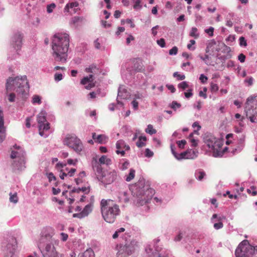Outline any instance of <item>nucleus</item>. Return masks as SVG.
I'll list each match as a JSON object with an SVG mask.
<instances>
[{
  "label": "nucleus",
  "instance_id": "1",
  "mask_svg": "<svg viewBox=\"0 0 257 257\" xmlns=\"http://www.w3.org/2000/svg\"><path fill=\"white\" fill-rule=\"evenodd\" d=\"M69 46V35L67 34H56L52 39V56L56 61L64 63L67 58Z\"/></svg>",
  "mask_w": 257,
  "mask_h": 257
},
{
  "label": "nucleus",
  "instance_id": "2",
  "mask_svg": "<svg viewBox=\"0 0 257 257\" xmlns=\"http://www.w3.org/2000/svg\"><path fill=\"white\" fill-rule=\"evenodd\" d=\"M100 206L103 219L108 223H114L120 213L119 206L113 200L103 199Z\"/></svg>",
  "mask_w": 257,
  "mask_h": 257
},
{
  "label": "nucleus",
  "instance_id": "3",
  "mask_svg": "<svg viewBox=\"0 0 257 257\" xmlns=\"http://www.w3.org/2000/svg\"><path fill=\"white\" fill-rule=\"evenodd\" d=\"M132 192L136 195L138 199L137 204L139 206H142L151 199L154 190L149 188L148 185H145V181L140 180L135 185L132 187Z\"/></svg>",
  "mask_w": 257,
  "mask_h": 257
},
{
  "label": "nucleus",
  "instance_id": "4",
  "mask_svg": "<svg viewBox=\"0 0 257 257\" xmlns=\"http://www.w3.org/2000/svg\"><path fill=\"white\" fill-rule=\"evenodd\" d=\"M28 82L26 76L21 77H9L6 83L7 91L15 90L17 92L24 95L29 89Z\"/></svg>",
  "mask_w": 257,
  "mask_h": 257
},
{
  "label": "nucleus",
  "instance_id": "5",
  "mask_svg": "<svg viewBox=\"0 0 257 257\" xmlns=\"http://www.w3.org/2000/svg\"><path fill=\"white\" fill-rule=\"evenodd\" d=\"M25 153L20 147H16L11 152V167L14 171L21 170L24 166Z\"/></svg>",
  "mask_w": 257,
  "mask_h": 257
},
{
  "label": "nucleus",
  "instance_id": "6",
  "mask_svg": "<svg viewBox=\"0 0 257 257\" xmlns=\"http://www.w3.org/2000/svg\"><path fill=\"white\" fill-rule=\"evenodd\" d=\"M257 253V246L251 245L247 240L241 241L235 250L236 257H250Z\"/></svg>",
  "mask_w": 257,
  "mask_h": 257
},
{
  "label": "nucleus",
  "instance_id": "7",
  "mask_svg": "<svg viewBox=\"0 0 257 257\" xmlns=\"http://www.w3.org/2000/svg\"><path fill=\"white\" fill-rule=\"evenodd\" d=\"M244 111L246 117L251 122H257V120H255L257 116V95L250 96L247 99Z\"/></svg>",
  "mask_w": 257,
  "mask_h": 257
},
{
  "label": "nucleus",
  "instance_id": "8",
  "mask_svg": "<svg viewBox=\"0 0 257 257\" xmlns=\"http://www.w3.org/2000/svg\"><path fill=\"white\" fill-rule=\"evenodd\" d=\"M63 143L78 154H80L84 149L81 141L74 134H67Z\"/></svg>",
  "mask_w": 257,
  "mask_h": 257
},
{
  "label": "nucleus",
  "instance_id": "9",
  "mask_svg": "<svg viewBox=\"0 0 257 257\" xmlns=\"http://www.w3.org/2000/svg\"><path fill=\"white\" fill-rule=\"evenodd\" d=\"M204 143L210 151H212L214 156H218L222 154V152L221 149L223 143L221 141L214 136H207L204 139Z\"/></svg>",
  "mask_w": 257,
  "mask_h": 257
},
{
  "label": "nucleus",
  "instance_id": "10",
  "mask_svg": "<svg viewBox=\"0 0 257 257\" xmlns=\"http://www.w3.org/2000/svg\"><path fill=\"white\" fill-rule=\"evenodd\" d=\"M136 242L131 240V239L126 240L124 244L119 245L117 253V257H128L132 254L136 249Z\"/></svg>",
  "mask_w": 257,
  "mask_h": 257
},
{
  "label": "nucleus",
  "instance_id": "11",
  "mask_svg": "<svg viewBox=\"0 0 257 257\" xmlns=\"http://www.w3.org/2000/svg\"><path fill=\"white\" fill-rule=\"evenodd\" d=\"M56 168L57 169H60V173L59 175V177L61 179H64L65 177H70L74 176L76 169L74 168H71L69 169L67 167H66V164H62L61 163H58L56 165Z\"/></svg>",
  "mask_w": 257,
  "mask_h": 257
},
{
  "label": "nucleus",
  "instance_id": "12",
  "mask_svg": "<svg viewBox=\"0 0 257 257\" xmlns=\"http://www.w3.org/2000/svg\"><path fill=\"white\" fill-rule=\"evenodd\" d=\"M37 120L39 124V134L41 136H43L44 131H47L50 128L49 123L46 122V116L42 112L38 115Z\"/></svg>",
  "mask_w": 257,
  "mask_h": 257
},
{
  "label": "nucleus",
  "instance_id": "13",
  "mask_svg": "<svg viewBox=\"0 0 257 257\" xmlns=\"http://www.w3.org/2000/svg\"><path fill=\"white\" fill-rule=\"evenodd\" d=\"M116 173L114 171L104 172L100 177H98V180L104 185L112 183L116 179Z\"/></svg>",
  "mask_w": 257,
  "mask_h": 257
},
{
  "label": "nucleus",
  "instance_id": "14",
  "mask_svg": "<svg viewBox=\"0 0 257 257\" xmlns=\"http://www.w3.org/2000/svg\"><path fill=\"white\" fill-rule=\"evenodd\" d=\"M42 253L43 257H52L58 254L54 245L52 243H47Z\"/></svg>",
  "mask_w": 257,
  "mask_h": 257
},
{
  "label": "nucleus",
  "instance_id": "15",
  "mask_svg": "<svg viewBox=\"0 0 257 257\" xmlns=\"http://www.w3.org/2000/svg\"><path fill=\"white\" fill-rule=\"evenodd\" d=\"M94 78L92 74H90L88 76L84 77L80 81L82 85H86L85 86V89L89 90L95 87L96 82L94 81Z\"/></svg>",
  "mask_w": 257,
  "mask_h": 257
},
{
  "label": "nucleus",
  "instance_id": "16",
  "mask_svg": "<svg viewBox=\"0 0 257 257\" xmlns=\"http://www.w3.org/2000/svg\"><path fill=\"white\" fill-rule=\"evenodd\" d=\"M6 137V128L4 125V115L2 108L0 106V143Z\"/></svg>",
  "mask_w": 257,
  "mask_h": 257
},
{
  "label": "nucleus",
  "instance_id": "17",
  "mask_svg": "<svg viewBox=\"0 0 257 257\" xmlns=\"http://www.w3.org/2000/svg\"><path fill=\"white\" fill-rule=\"evenodd\" d=\"M93 205L91 203L86 205L83 209L78 213H75L73 215V217L82 218L88 215L92 211Z\"/></svg>",
  "mask_w": 257,
  "mask_h": 257
},
{
  "label": "nucleus",
  "instance_id": "18",
  "mask_svg": "<svg viewBox=\"0 0 257 257\" xmlns=\"http://www.w3.org/2000/svg\"><path fill=\"white\" fill-rule=\"evenodd\" d=\"M23 38V35L18 32L16 33L12 38L13 47L17 50L20 49L22 47Z\"/></svg>",
  "mask_w": 257,
  "mask_h": 257
},
{
  "label": "nucleus",
  "instance_id": "19",
  "mask_svg": "<svg viewBox=\"0 0 257 257\" xmlns=\"http://www.w3.org/2000/svg\"><path fill=\"white\" fill-rule=\"evenodd\" d=\"M16 240L15 238H12L11 243H8L6 246L7 250L6 253V256L7 257H12L14 254L15 250L16 247Z\"/></svg>",
  "mask_w": 257,
  "mask_h": 257
},
{
  "label": "nucleus",
  "instance_id": "20",
  "mask_svg": "<svg viewBox=\"0 0 257 257\" xmlns=\"http://www.w3.org/2000/svg\"><path fill=\"white\" fill-rule=\"evenodd\" d=\"M92 163L93 170L95 171L96 177L98 178V177H100L104 171L102 170L101 164L96 160H93Z\"/></svg>",
  "mask_w": 257,
  "mask_h": 257
},
{
  "label": "nucleus",
  "instance_id": "21",
  "mask_svg": "<svg viewBox=\"0 0 257 257\" xmlns=\"http://www.w3.org/2000/svg\"><path fill=\"white\" fill-rule=\"evenodd\" d=\"M133 68L137 72H143L145 71L144 66L139 58L134 59Z\"/></svg>",
  "mask_w": 257,
  "mask_h": 257
},
{
  "label": "nucleus",
  "instance_id": "22",
  "mask_svg": "<svg viewBox=\"0 0 257 257\" xmlns=\"http://www.w3.org/2000/svg\"><path fill=\"white\" fill-rule=\"evenodd\" d=\"M78 6V3L76 2L68 3L64 8V11L68 12L71 14H75L76 12V9Z\"/></svg>",
  "mask_w": 257,
  "mask_h": 257
},
{
  "label": "nucleus",
  "instance_id": "23",
  "mask_svg": "<svg viewBox=\"0 0 257 257\" xmlns=\"http://www.w3.org/2000/svg\"><path fill=\"white\" fill-rule=\"evenodd\" d=\"M124 142L123 140H119L116 142V147L117 150L116 151V153L117 154H121L122 156H124L125 154V152L123 150H122L124 148Z\"/></svg>",
  "mask_w": 257,
  "mask_h": 257
},
{
  "label": "nucleus",
  "instance_id": "24",
  "mask_svg": "<svg viewBox=\"0 0 257 257\" xmlns=\"http://www.w3.org/2000/svg\"><path fill=\"white\" fill-rule=\"evenodd\" d=\"M130 96L129 92L124 88L119 87L118 91V97L121 99H127Z\"/></svg>",
  "mask_w": 257,
  "mask_h": 257
},
{
  "label": "nucleus",
  "instance_id": "25",
  "mask_svg": "<svg viewBox=\"0 0 257 257\" xmlns=\"http://www.w3.org/2000/svg\"><path fill=\"white\" fill-rule=\"evenodd\" d=\"M187 159H195L198 156V152L196 150L188 149L186 151Z\"/></svg>",
  "mask_w": 257,
  "mask_h": 257
},
{
  "label": "nucleus",
  "instance_id": "26",
  "mask_svg": "<svg viewBox=\"0 0 257 257\" xmlns=\"http://www.w3.org/2000/svg\"><path fill=\"white\" fill-rule=\"evenodd\" d=\"M78 257H95L94 251L91 248L87 249L85 251L80 253Z\"/></svg>",
  "mask_w": 257,
  "mask_h": 257
},
{
  "label": "nucleus",
  "instance_id": "27",
  "mask_svg": "<svg viewBox=\"0 0 257 257\" xmlns=\"http://www.w3.org/2000/svg\"><path fill=\"white\" fill-rule=\"evenodd\" d=\"M49 231L48 233L43 234L41 238V241L44 242L45 240L48 241H50L52 239V236L53 235V231L51 228L49 229Z\"/></svg>",
  "mask_w": 257,
  "mask_h": 257
},
{
  "label": "nucleus",
  "instance_id": "28",
  "mask_svg": "<svg viewBox=\"0 0 257 257\" xmlns=\"http://www.w3.org/2000/svg\"><path fill=\"white\" fill-rule=\"evenodd\" d=\"M216 43L214 40H211L207 44L206 50V52H209V51L213 52L215 50L214 46L216 45ZM215 50H217L215 49Z\"/></svg>",
  "mask_w": 257,
  "mask_h": 257
},
{
  "label": "nucleus",
  "instance_id": "29",
  "mask_svg": "<svg viewBox=\"0 0 257 257\" xmlns=\"http://www.w3.org/2000/svg\"><path fill=\"white\" fill-rule=\"evenodd\" d=\"M147 141V138L145 136H141L137 142V146L139 148H142L146 146L145 142Z\"/></svg>",
  "mask_w": 257,
  "mask_h": 257
},
{
  "label": "nucleus",
  "instance_id": "30",
  "mask_svg": "<svg viewBox=\"0 0 257 257\" xmlns=\"http://www.w3.org/2000/svg\"><path fill=\"white\" fill-rule=\"evenodd\" d=\"M108 140V138L104 135H99L97 136L95 142L99 144L105 143Z\"/></svg>",
  "mask_w": 257,
  "mask_h": 257
},
{
  "label": "nucleus",
  "instance_id": "31",
  "mask_svg": "<svg viewBox=\"0 0 257 257\" xmlns=\"http://www.w3.org/2000/svg\"><path fill=\"white\" fill-rule=\"evenodd\" d=\"M111 160L108 158H107L105 156H102L99 159V162H98L100 164H106L109 165L111 164Z\"/></svg>",
  "mask_w": 257,
  "mask_h": 257
},
{
  "label": "nucleus",
  "instance_id": "32",
  "mask_svg": "<svg viewBox=\"0 0 257 257\" xmlns=\"http://www.w3.org/2000/svg\"><path fill=\"white\" fill-rule=\"evenodd\" d=\"M41 97L38 95H34L32 97V103L34 104H40L42 103Z\"/></svg>",
  "mask_w": 257,
  "mask_h": 257
},
{
  "label": "nucleus",
  "instance_id": "33",
  "mask_svg": "<svg viewBox=\"0 0 257 257\" xmlns=\"http://www.w3.org/2000/svg\"><path fill=\"white\" fill-rule=\"evenodd\" d=\"M198 30L196 28L193 27L191 29V32L190 33L189 36L194 38L195 39H197L199 37V33H197Z\"/></svg>",
  "mask_w": 257,
  "mask_h": 257
},
{
  "label": "nucleus",
  "instance_id": "34",
  "mask_svg": "<svg viewBox=\"0 0 257 257\" xmlns=\"http://www.w3.org/2000/svg\"><path fill=\"white\" fill-rule=\"evenodd\" d=\"M135 172H135V170H134L133 169H131L130 170V173L128 174V176H127L126 178H125V180L127 182H130L132 180H133L135 178Z\"/></svg>",
  "mask_w": 257,
  "mask_h": 257
},
{
  "label": "nucleus",
  "instance_id": "35",
  "mask_svg": "<svg viewBox=\"0 0 257 257\" xmlns=\"http://www.w3.org/2000/svg\"><path fill=\"white\" fill-rule=\"evenodd\" d=\"M146 132L150 135H153L157 133V131L153 128L152 124H149L146 129Z\"/></svg>",
  "mask_w": 257,
  "mask_h": 257
},
{
  "label": "nucleus",
  "instance_id": "36",
  "mask_svg": "<svg viewBox=\"0 0 257 257\" xmlns=\"http://www.w3.org/2000/svg\"><path fill=\"white\" fill-rule=\"evenodd\" d=\"M169 106L174 110H176L177 108L181 107V104L176 101H173L169 104Z\"/></svg>",
  "mask_w": 257,
  "mask_h": 257
},
{
  "label": "nucleus",
  "instance_id": "37",
  "mask_svg": "<svg viewBox=\"0 0 257 257\" xmlns=\"http://www.w3.org/2000/svg\"><path fill=\"white\" fill-rule=\"evenodd\" d=\"M187 157L186 151L180 154H175V158L178 160L187 159Z\"/></svg>",
  "mask_w": 257,
  "mask_h": 257
},
{
  "label": "nucleus",
  "instance_id": "38",
  "mask_svg": "<svg viewBox=\"0 0 257 257\" xmlns=\"http://www.w3.org/2000/svg\"><path fill=\"white\" fill-rule=\"evenodd\" d=\"M97 70L95 65H92L89 67L86 68L85 71L87 73H93L95 72V70Z\"/></svg>",
  "mask_w": 257,
  "mask_h": 257
},
{
  "label": "nucleus",
  "instance_id": "39",
  "mask_svg": "<svg viewBox=\"0 0 257 257\" xmlns=\"http://www.w3.org/2000/svg\"><path fill=\"white\" fill-rule=\"evenodd\" d=\"M134 3L133 8L135 9H141L142 6L141 5V0H133Z\"/></svg>",
  "mask_w": 257,
  "mask_h": 257
},
{
  "label": "nucleus",
  "instance_id": "40",
  "mask_svg": "<svg viewBox=\"0 0 257 257\" xmlns=\"http://www.w3.org/2000/svg\"><path fill=\"white\" fill-rule=\"evenodd\" d=\"M10 200L11 202L16 203L18 202V198L17 195V193H15L14 194H12V193H10Z\"/></svg>",
  "mask_w": 257,
  "mask_h": 257
},
{
  "label": "nucleus",
  "instance_id": "41",
  "mask_svg": "<svg viewBox=\"0 0 257 257\" xmlns=\"http://www.w3.org/2000/svg\"><path fill=\"white\" fill-rule=\"evenodd\" d=\"M75 191L72 190L71 192H70L69 193L70 196L71 197H69V198L66 197V198L67 199V200L69 201V204H72L74 202V201H75V199L73 198L74 196L73 195L74 194H75Z\"/></svg>",
  "mask_w": 257,
  "mask_h": 257
},
{
  "label": "nucleus",
  "instance_id": "42",
  "mask_svg": "<svg viewBox=\"0 0 257 257\" xmlns=\"http://www.w3.org/2000/svg\"><path fill=\"white\" fill-rule=\"evenodd\" d=\"M196 174L197 176V179L199 181H201L204 176L206 175L205 173L203 171H199L198 173H196Z\"/></svg>",
  "mask_w": 257,
  "mask_h": 257
},
{
  "label": "nucleus",
  "instance_id": "43",
  "mask_svg": "<svg viewBox=\"0 0 257 257\" xmlns=\"http://www.w3.org/2000/svg\"><path fill=\"white\" fill-rule=\"evenodd\" d=\"M55 8H56V5L54 3L48 5L47 7V12L48 13H51L53 12V10Z\"/></svg>",
  "mask_w": 257,
  "mask_h": 257
},
{
  "label": "nucleus",
  "instance_id": "44",
  "mask_svg": "<svg viewBox=\"0 0 257 257\" xmlns=\"http://www.w3.org/2000/svg\"><path fill=\"white\" fill-rule=\"evenodd\" d=\"M173 76L174 77H177L179 80H183L185 78V76L184 75H181L177 72L174 73Z\"/></svg>",
  "mask_w": 257,
  "mask_h": 257
},
{
  "label": "nucleus",
  "instance_id": "45",
  "mask_svg": "<svg viewBox=\"0 0 257 257\" xmlns=\"http://www.w3.org/2000/svg\"><path fill=\"white\" fill-rule=\"evenodd\" d=\"M178 87L184 90L188 87V84L186 81H183L178 84Z\"/></svg>",
  "mask_w": 257,
  "mask_h": 257
},
{
  "label": "nucleus",
  "instance_id": "46",
  "mask_svg": "<svg viewBox=\"0 0 257 257\" xmlns=\"http://www.w3.org/2000/svg\"><path fill=\"white\" fill-rule=\"evenodd\" d=\"M239 45L241 46L246 47L247 46L246 41L243 37H240L239 39Z\"/></svg>",
  "mask_w": 257,
  "mask_h": 257
},
{
  "label": "nucleus",
  "instance_id": "47",
  "mask_svg": "<svg viewBox=\"0 0 257 257\" xmlns=\"http://www.w3.org/2000/svg\"><path fill=\"white\" fill-rule=\"evenodd\" d=\"M157 43L162 48H164L165 47V41L163 38H161L160 40H158L157 41Z\"/></svg>",
  "mask_w": 257,
  "mask_h": 257
},
{
  "label": "nucleus",
  "instance_id": "48",
  "mask_svg": "<svg viewBox=\"0 0 257 257\" xmlns=\"http://www.w3.org/2000/svg\"><path fill=\"white\" fill-rule=\"evenodd\" d=\"M177 143L180 148L183 149L184 148V146L186 144V141L185 140H182L178 141Z\"/></svg>",
  "mask_w": 257,
  "mask_h": 257
},
{
  "label": "nucleus",
  "instance_id": "49",
  "mask_svg": "<svg viewBox=\"0 0 257 257\" xmlns=\"http://www.w3.org/2000/svg\"><path fill=\"white\" fill-rule=\"evenodd\" d=\"M178 52V48L176 46L173 47L169 50V54L170 55H176Z\"/></svg>",
  "mask_w": 257,
  "mask_h": 257
},
{
  "label": "nucleus",
  "instance_id": "50",
  "mask_svg": "<svg viewBox=\"0 0 257 257\" xmlns=\"http://www.w3.org/2000/svg\"><path fill=\"white\" fill-rule=\"evenodd\" d=\"M214 28L210 27L209 29L205 30V32L208 34L210 36H213Z\"/></svg>",
  "mask_w": 257,
  "mask_h": 257
},
{
  "label": "nucleus",
  "instance_id": "51",
  "mask_svg": "<svg viewBox=\"0 0 257 257\" xmlns=\"http://www.w3.org/2000/svg\"><path fill=\"white\" fill-rule=\"evenodd\" d=\"M207 91V88L204 87L203 88V91H200L199 92V95L201 97H204V98H207V95L206 94V92Z\"/></svg>",
  "mask_w": 257,
  "mask_h": 257
},
{
  "label": "nucleus",
  "instance_id": "52",
  "mask_svg": "<svg viewBox=\"0 0 257 257\" xmlns=\"http://www.w3.org/2000/svg\"><path fill=\"white\" fill-rule=\"evenodd\" d=\"M154 153L149 149H146L145 151V156L148 158L151 157L153 156Z\"/></svg>",
  "mask_w": 257,
  "mask_h": 257
},
{
  "label": "nucleus",
  "instance_id": "53",
  "mask_svg": "<svg viewBox=\"0 0 257 257\" xmlns=\"http://www.w3.org/2000/svg\"><path fill=\"white\" fill-rule=\"evenodd\" d=\"M47 177L49 182H51L53 180H56V177L52 173L47 174Z\"/></svg>",
  "mask_w": 257,
  "mask_h": 257
},
{
  "label": "nucleus",
  "instance_id": "54",
  "mask_svg": "<svg viewBox=\"0 0 257 257\" xmlns=\"http://www.w3.org/2000/svg\"><path fill=\"white\" fill-rule=\"evenodd\" d=\"M199 79L202 83H205L207 82L208 78L204 74H201L199 77Z\"/></svg>",
  "mask_w": 257,
  "mask_h": 257
},
{
  "label": "nucleus",
  "instance_id": "55",
  "mask_svg": "<svg viewBox=\"0 0 257 257\" xmlns=\"http://www.w3.org/2000/svg\"><path fill=\"white\" fill-rule=\"evenodd\" d=\"M15 97H16V95H15V94L14 93H11L9 95L8 100L10 102H14L15 101Z\"/></svg>",
  "mask_w": 257,
  "mask_h": 257
},
{
  "label": "nucleus",
  "instance_id": "56",
  "mask_svg": "<svg viewBox=\"0 0 257 257\" xmlns=\"http://www.w3.org/2000/svg\"><path fill=\"white\" fill-rule=\"evenodd\" d=\"M214 227L216 229H219L223 227V223L221 222L218 223H215L214 224Z\"/></svg>",
  "mask_w": 257,
  "mask_h": 257
},
{
  "label": "nucleus",
  "instance_id": "57",
  "mask_svg": "<svg viewBox=\"0 0 257 257\" xmlns=\"http://www.w3.org/2000/svg\"><path fill=\"white\" fill-rule=\"evenodd\" d=\"M63 76L61 73H56L55 74V80L56 81H60L62 79Z\"/></svg>",
  "mask_w": 257,
  "mask_h": 257
},
{
  "label": "nucleus",
  "instance_id": "58",
  "mask_svg": "<svg viewBox=\"0 0 257 257\" xmlns=\"http://www.w3.org/2000/svg\"><path fill=\"white\" fill-rule=\"evenodd\" d=\"M218 86L216 84L211 83V91H217L218 90Z\"/></svg>",
  "mask_w": 257,
  "mask_h": 257
},
{
  "label": "nucleus",
  "instance_id": "59",
  "mask_svg": "<svg viewBox=\"0 0 257 257\" xmlns=\"http://www.w3.org/2000/svg\"><path fill=\"white\" fill-rule=\"evenodd\" d=\"M238 59L240 62L243 63L245 61V56L243 54H240L238 56Z\"/></svg>",
  "mask_w": 257,
  "mask_h": 257
},
{
  "label": "nucleus",
  "instance_id": "60",
  "mask_svg": "<svg viewBox=\"0 0 257 257\" xmlns=\"http://www.w3.org/2000/svg\"><path fill=\"white\" fill-rule=\"evenodd\" d=\"M60 235L61 240H63V241H66L68 237V234L63 232L61 233L60 234Z\"/></svg>",
  "mask_w": 257,
  "mask_h": 257
},
{
  "label": "nucleus",
  "instance_id": "61",
  "mask_svg": "<svg viewBox=\"0 0 257 257\" xmlns=\"http://www.w3.org/2000/svg\"><path fill=\"white\" fill-rule=\"evenodd\" d=\"M143 97V96L142 94H141L139 92H137L134 94V100H136L137 99H142Z\"/></svg>",
  "mask_w": 257,
  "mask_h": 257
},
{
  "label": "nucleus",
  "instance_id": "62",
  "mask_svg": "<svg viewBox=\"0 0 257 257\" xmlns=\"http://www.w3.org/2000/svg\"><path fill=\"white\" fill-rule=\"evenodd\" d=\"M79 190L82 191L83 192H84L85 194H87L90 191V188L89 187H82L81 189H79Z\"/></svg>",
  "mask_w": 257,
  "mask_h": 257
},
{
  "label": "nucleus",
  "instance_id": "63",
  "mask_svg": "<svg viewBox=\"0 0 257 257\" xmlns=\"http://www.w3.org/2000/svg\"><path fill=\"white\" fill-rule=\"evenodd\" d=\"M132 104L135 109H137L138 108L139 103L136 100H133L132 102Z\"/></svg>",
  "mask_w": 257,
  "mask_h": 257
},
{
  "label": "nucleus",
  "instance_id": "64",
  "mask_svg": "<svg viewBox=\"0 0 257 257\" xmlns=\"http://www.w3.org/2000/svg\"><path fill=\"white\" fill-rule=\"evenodd\" d=\"M185 96L186 98H188L193 95V93H192V90L190 89L188 92L184 93Z\"/></svg>",
  "mask_w": 257,
  "mask_h": 257
}]
</instances>
